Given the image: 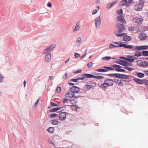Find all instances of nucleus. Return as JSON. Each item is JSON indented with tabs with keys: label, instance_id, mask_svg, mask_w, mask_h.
<instances>
[{
	"label": "nucleus",
	"instance_id": "ea45409f",
	"mask_svg": "<svg viewBox=\"0 0 148 148\" xmlns=\"http://www.w3.org/2000/svg\"><path fill=\"white\" fill-rule=\"evenodd\" d=\"M135 29V27L134 26H131L129 28V30L131 31H134Z\"/></svg>",
	"mask_w": 148,
	"mask_h": 148
},
{
	"label": "nucleus",
	"instance_id": "473e14b6",
	"mask_svg": "<svg viewBox=\"0 0 148 148\" xmlns=\"http://www.w3.org/2000/svg\"><path fill=\"white\" fill-rule=\"evenodd\" d=\"M78 108V107L77 106L75 105H71L70 107L71 109L72 110H76Z\"/></svg>",
	"mask_w": 148,
	"mask_h": 148
},
{
	"label": "nucleus",
	"instance_id": "423d86ee",
	"mask_svg": "<svg viewBox=\"0 0 148 148\" xmlns=\"http://www.w3.org/2000/svg\"><path fill=\"white\" fill-rule=\"evenodd\" d=\"M131 49H132V50L133 51L135 50H139L147 49H148V46L144 45L140 46H136L134 48L132 47V48H131Z\"/></svg>",
	"mask_w": 148,
	"mask_h": 148
},
{
	"label": "nucleus",
	"instance_id": "58836bf2",
	"mask_svg": "<svg viewBox=\"0 0 148 148\" xmlns=\"http://www.w3.org/2000/svg\"><path fill=\"white\" fill-rule=\"evenodd\" d=\"M111 59V57H104L102 58V60H109L110 59Z\"/></svg>",
	"mask_w": 148,
	"mask_h": 148
},
{
	"label": "nucleus",
	"instance_id": "e2e57ef3",
	"mask_svg": "<svg viewBox=\"0 0 148 148\" xmlns=\"http://www.w3.org/2000/svg\"><path fill=\"white\" fill-rule=\"evenodd\" d=\"M47 6L49 7H51L52 6V4L51 3H47Z\"/></svg>",
	"mask_w": 148,
	"mask_h": 148
},
{
	"label": "nucleus",
	"instance_id": "c756f323",
	"mask_svg": "<svg viewBox=\"0 0 148 148\" xmlns=\"http://www.w3.org/2000/svg\"><path fill=\"white\" fill-rule=\"evenodd\" d=\"M47 131L50 133L53 134L54 131V128L53 127H50L47 129Z\"/></svg>",
	"mask_w": 148,
	"mask_h": 148
},
{
	"label": "nucleus",
	"instance_id": "c03bdc74",
	"mask_svg": "<svg viewBox=\"0 0 148 148\" xmlns=\"http://www.w3.org/2000/svg\"><path fill=\"white\" fill-rule=\"evenodd\" d=\"M61 88L60 87H58L56 89V92L58 93H60L61 91Z\"/></svg>",
	"mask_w": 148,
	"mask_h": 148
},
{
	"label": "nucleus",
	"instance_id": "79ce46f5",
	"mask_svg": "<svg viewBox=\"0 0 148 148\" xmlns=\"http://www.w3.org/2000/svg\"><path fill=\"white\" fill-rule=\"evenodd\" d=\"M109 47L110 49H112L114 48L117 47V46L114 45L113 44H110L109 45Z\"/></svg>",
	"mask_w": 148,
	"mask_h": 148
},
{
	"label": "nucleus",
	"instance_id": "8fccbe9b",
	"mask_svg": "<svg viewBox=\"0 0 148 148\" xmlns=\"http://www.w3.org/2000/svg\"><path fill=\"white\" fill-rule=\"evenodd\" d=\"M68 75V74L67 73H65L63 76V79H66Z\"/></svg>",
	"mask_w": 148,
	"mask_h": 148
},
{
	"label": "nucleus",
	"instance_id": "4be33fe9",
	"mask_svg": "<svg viewBox=\"0 0 148 148\" xmlns=\"http://www.w3.org/2000/svg\"><path fill=\"white\" fill-rule=\"evenodd\" d=\"M116 78L114 79V82L120 85L122 84V82L121 81V79L119 77H115Z\"/></svg>",
	"mask_w": 148,
	"mask_h": 148
},
{
	"label": "nucleus",
	"instance_id": "a18cd8bd",
	"mask_svg": "<svg viewBox=\"0 0 148 148\" xmlns=\"http://www.w3.org/2000/svg\"><path fill=\"white\" fill-rule=\"evenodd\" d=\"M145 0H139L138 3L139 4H142L143 6V4L144 3Z\"/></svg>",
	"mask_w": 148,
	"mask_h": 148
},
{
	"label": "nucleus",
	"instance_id": "774afa93",
	"mask_svg": "<svg viewBox=\"0 0 148 148\" xmlns=\"http://www.w3.org/2000/svg\"><path fill=\"white\" fill-rule=\"evenodd\" d=\"M52 76H50L49 77V80H51L52 79Z\"/></svg>",
	"mask_w": 148,
	"mask_h": 148
},
{
	"label": "nucleus",
	"instance_id": "412c9836",
	"mask_svg": "<svg viewBox=\"0 0 148 148\" xmlns=\"http://www.w3.org/2000/svg\"><path fill=\"white\" fill-rule=\"evenodd\" d=\"M138 37L140 40H143L147 38V36L145 34L142 33Z\"/></svg>",
	"mask_w": 148,
	"mask_h": 148
},
{
	"label": "nucleus",
	"instance_id": "3c124183",
	"mask_svg": "<svg viewBox=\"0 0 148 148\" xmlns=\"http://www.w3.org/2000/svg\"><path fill=\"white\" fill-rule=\"evenodd\" d=\"M74 55L75 57L76 58H77L80 56V54L77 53H75Z\"/></svg>",
	"mask_w": 148,
	"mask_h": 148
},
{
	"label": "nucleus",
	"instance_id": "6e6552de",
	"mask_svg": "<svg viewBox=\"0 0 148 148\" xmlns=\"http://www.w3.org/2000/svg\"><path fill=\"white\" fill-rule=\"evenodd\" d=\"M112 76L114 77H119L121 79V78L124 79H127L129 77L128 76L122 74H112Z\"/></svg>",
	"mask_w": 148,
	"mask_h": 148
},
{
	"label": "nucleus",
	"instance_id": "13d9d810",
	"mask_svg": "<svg viewBox=\"0 0 148 148\" xmlns=\"http://www.w3.org/2000/svg\"><path fill=\"white\" fill-rule=\"evenodd\" d=\"M3 75H0V82H2L3 81Z\"/></svg>",
	"mask_w": 148,
	"mask_h": 148
},
{
	"label": "nucleus",
	"instance_id": "9b49d317",
	"mask_svg": "<svg viewBox=\"0 0 148 148\" xmlns=\"http://www.w3.org/2000/svg\"><path fill=\"white\" fill-rule=\"evenodd\" d=\"M118 21L122 24H125L126 21L123 15H118L117 17Z\"/></svg>",
	"mask_w": 148,
	"mask_h": 148
},
{
	"label": "nucleus",
	"instance_id": "6e6d98bb",
	"mask_svg": "<svg viewBox=\"0 0 148 148\" xmlns=\"http://www.w3.org/2000/svg\"><path fill=\"white\" fill-rule=\"evenodd\" d=\"M82 72V70H78L76 71H74V73H80Z\"/></svg>",
	"mask_w": 148,
	"mask_h": 148
},
{
	"label": "nucleus",
	"instance_id": "7ed1b4c3",
	"mask_svg": "<svg viewBox=\"0 0 148 148\" xmlns=\"http://www.w3.org/2000/svg\"><path fill=\"white\" fill-rule=\"evenodd\" d=\"M121 42L120 41L119 42H114V43L119 45L118 46H117V47H123L124 48H127L128 49L132 48V46L127 44H121Z\"/></svg>",
	"mask_w": 148,
	"mask_h": 148
},
{
	"label": "nucleus",
	"instance_id": "f03ea898",
	"mask_svg": "<svg viewBox=\"0 0 148 148\" xmlns=\"http://www.w3.org/2000/svg\"><path fill=\"white\" fill-rule=\"evenodd\" d=\"M103 69H97L96 71L97 72H106L110 70H114L113 68L104 66L103 67Z\"/></svg>",
	"mask_w": 148,
	"mask_h": 148
},
{
	"label": "nucleus",
	"instance_id": "b1692460",
	"mask_svg": "<svg viewBox=\"0 0 148 148\" xmlns=\"http://www.w3.org/2000/svg\"><path fill=\"white\" fill-rule=\"evenodd\" d=\"M80 27V23L79 22H78L76 24V25L75 26V27L73 30V31L75 32V31H77L79 29Z\"/></svg>",
	"mask_w": 148,
	"mask_h": 148
},
{
	"label": "nucleus",
	"instance_id": "c85d7f7f",
	"mask_svg": "<svg viewBox=\"0 0 148 148\" xmlns=\"http://www.w3.org/2000/svg\"><path fill=\"white\" fill-rule=\"evenodd\" d=\"M61 108H56L50 110L49 112H56L61 109Z\"/></svg>",
	"mask_w": 148,
	"mask_h": 148
},
{
	"label": "nucleus",
	"instance_id": "393cba45",
	"mask_svg": "<svg viewBox=\"0 0 148 148\" xmlns=\"http://www.w3.org/2000/svg\"><path fill=\"white\" fill-rule=\"evenodd\" d=\"M131 39V37L130 36H125L123 37V40L125 41H129Z\"/></svg>",
	"mask_w": 148,
	"mask_h": 148
},
{
	"label": "nucleus",
	"instance_id": "5fc2aeb1",
	"mask_svg": "<svg viewBox=\"0 0 148 148\" xmlns=\"http://www.w3.org/2000/svg\"><path fill=\"white\" fill-rule=\"evenodd\" d=\"M68 100V99L66 98H64L63 101V103H66Z\"/></svg>",
	"mask_w": 148,
	"mask_h": 148
},
{
	"label": "nucleus",
	"instance_id": "2f4dec72",
	"mask_svg": "<svg viewBox=\"0 0 148 148\" xmlns=\"http://www.w3.org/2000/svg\"><path fill=\"white\" fill-rule=\"evenodd\" d=\"M137 76L139 78H142L144 77L145 74L142 73H136Z\"/></svg>",
	"mask_w": 148,
	"mask_h": 148
},
{
	"label": "nucleus",
	"instance_id": "69168bd1",
	"mask_svg": "<svg viewBox=\"0 0 148 148\" xmlns=\"http://www.w3.org/2000/svg\"><path fill=\"white\" fill-rule=\"evenodd\" d=\"M145 83L148 86V80H145Z\"/></svg>",
	"mask_w": 148,
	"mask_h": 148
},
{
	"label": "nucleus",
	"instance_id": "4d7b16f0",
	"mask_svg": "<svg viewBox=\"0 0 148 148\" xmlns=\"http://www.w3.org/2000/svg\"><path fill=\"white\" fill-rule=\"evenodd\" d=\"M48 142L50 144H51L53 146L55 145L53 143L52 141H51V140H49Z\"/></svg>",
	"mask_w": 148,
	"mask_h": 148
},
{
	"label": "nucleus",
	"instance_id": "f8f14e48",
	"mask_svg": "<svg viewBox=\"0 0 148 148\" xmlns=\"http://www.w3.org/2000/svg\"><path fill=\"white\" fill-rule=\"evenodd\" d=\"M69 90L73 93H77L80 91L79 88L76 86H73Z\"/></svg>",
	"mask_w": 148,
	"mask_h": 148
},
{
	"label": "nucleus",
	"instance_id": "603ef678",
	"mask_svg": "<svg viewBox=\"0 0 148 148\" xmlns=\"http://www.w3.org/2000/svg\"><path fill=\"white\" fill-rule=\"evenodd\" d=\"M133 1V0H127V3L129 6H130V5L132 4Z\"/></svg>",
	"mask_w": 148,
	"mask_h": 148
},
{
	"label": "nucleus",
	"instance_id": "bb28decb",
	"mask_svg": "<svg viewBox=\"0 0 148 148\" xmlns=\"http://www.w3.org/2000/svg\"><path fill=\"white\" fill-rule=\"evenodd\" d=\"M135 58L134 57L130 56L127 59V60L131 62H133L135 60Z\"/></svg>",
	"mask_w": 148,
	"mask_h": 148
},
{
	"label": "nucleus",
	"instance_id": "de8ad7c7",
	"mask_svg": "<svg viewBox=\"0 0 148 148\" xmlns=\"http://www.w3.org/2000/svg\"><path fill=\"white\" fill-rule=\"evenodd\" d=\"M91 86V88L92 87H94V86H96V84L95 82H92L90 84H89Z\"/></svg>",
	"mask_w": 148,
	"mask_h": 148
},
{
	"label": "nucleus",
	"instance_id": "dca6fc26",
	"mask_svg": "<svg viewBox=\"0 0 148 148\" xmlns=\"http://www.w3.org/2000/svg\"><path fill=\"white\" fill-rule=\"evenodd\" d=\"M65 96L69 98H72L75 97V94L69 90V91L66 94Z\"/></svg>",
	"mask_w": 148,
	"mask_h": 148
},
{
	"label": "nucleus",
	"instance_id": "9d476101",
	"mask_svg": "<svg viewBox=\"0 0 148 148\" xmlns=\"http://www.w3.org/2000/svg\"><path fill=\"white\" fill-rule=\"evenodd\" d=\"M143 7L142 4L137 3L134 6V9L136 11H141L142 10Z\"/></svg>",
	"mask_w": 148,
	"mask_h": 148
},
{
	"label": "nucleus",
	"instance_id": "a211bd4d",
	"mask_svg": "<svg viewBox=\"0 0 148 148\" xmlns=\"http://www.w3.org/2000/svg\"><path fill=\"white\" fill-rule=\"evenodd\" d=\"M119 5L121 6H125L126 7L129 6L127 3V0H122L119 3Z\"/></svg>",
	"mask_w": 148,
	"mask_h": 148
},
{
	"label": "nucleus",
	"instance_id": "4468645a",
	"mask_svg": "<svg viewBox=\"0 0 148 148\" xmlns=\"http://www.w3.org/2000/svg\"><path fill=\"white\" fill-rule=\"evenodd\" d=\"M79 97V96H75L74 98L70 99L69 100L70 103L72 105H75L77 101V99Z\"/></svg>",
	"mask_w": 148,
	"mask_h": 148
},
{
	"label": "nucleus",
	"instance_id": "39448f33",
	"mask_svg": "<svg viewBox=\"0 0 148 148\" xmlns=\"http://www.w3.org/2000/svg\"><path fill=\"white\" fill-rule=\"evenodd\" d=\"M133 20L135 23L139 25L141 24L143 21V19L141 17H135Z\"/></svg>",
	"mask_w": 148,
	"mask_h": 148
},
{
	"label": "nucleus",
	"instance_id": "f257e3e1",
	"mask_svg": "<svg viewBox=\"0 0 148 148\" xmlns=\"http://www.w3.org/2000/svg\"><path fill=\"white\" fill-rule=\"evenodd\" d=\"M116 27L118 28V30L117 32H115V34L118 37L122 36L124 34H121L119 33L125 31V26L123 24L118 23L116 25Z\"/></svg>",
	"mask_w": 148,
	"mask_h": 148
},
{
	"label": "nucleus",
	"instance_id": "f704fd0d",
	"mask_svg": "<svg viewBox=\"0 0 148 148\" xmlns=\"http://www.w3.org/2000/svg\"><path fill=\"white\" fill-rule=\"evenodd\" d=\"M117 64H119L123 66H125L126 64V62L125 61L121 60H120V62H119V63L117 62Z\"/></svg>",
	"mask_w": 148,
	"mask_h": 148
},
{
	"label": "nucleus",
	"instance_id": "4c0bfd02",
	"mask_svg": "<svg viewBox=\"0 0 148 148\" xmlns=\"http://www.w3.org/2000/svg\"><path fill=\"white\" fill-rule=\"evenodd\" d=\"M142 53L143 56H148V51H143L142 52Z\"/></svg>",
	"mask_w": 148,
	"mask_h": 148
},
{
	"label": "nucleus",
	"instance_id": "f3484780",
	"mask_svg": "<svg viewBox=\"0 0 148 148\" xmlns=\"http://www.w3.org/2000/svg\"><path fill=\"white\" fill-rule=\"evenodd\" d=\"M85 75H86V74H84L82 75L81 76V77H78L77 79H72L71 81L72 82H78L77 81L81 79V80H83L85 79H86L87 78V77H86V76H85Z\"/></svg>",
	"mask_w": 148,
	"mask_h": 148
},
{
	"label": "nucleus",
	"instance_id": "2eb2a0df",
	"mask_svg": "<svg viewBox=\"0 0 148 148\" xmlns=\"http://www.w3.org/2000/svg\"><path fill=\"white\" fill-rule=\"evenodd\" d=\"M95 25L96 28H98L100 27L101 23L100 16L98 17L95 20Z\"/></svg>",
	"mask_w": 148,
	"mask_h": 148
},
{
	"label": "nucleus",
	"instance_id": "09e8293b",
	"mask_svg": "<svg viewBox=\"0 0 148 148\" xmlns=\"http://www.w3.org/2000/svg\"><path fill=\"white\" fill-rule=\"evenodd\" d=\"M125 68L127 70H128L129 71H131L132 70H134V69L133 68H131V67H128V66H126Z\"/></svg>",
	"mask_w": 148,
	"mask_h": 148
},
{
	"label": "nucleus",
	"instance_id": "864d4df0",
	"mask_svg": "<svg viewBox=\"0 0 148 148\" xmlns=\"http://www.w3.org/2000/svg\"><path fill=\"white\" fill-rule=\"evenodd\" d=\"M92 63L90 62L87 64V66L88 67L91 68L92 66Z\"/></svg>",
	"mask_w": 148,
	"mask_h": 148
},
{
	"label": "nucleus",
	"instance_id": "bf43d9fd",
	"mask_svg": "<svg viewBox=\"0 0 148 148\" xmlns=\"http://www.w3.org/2000/svg\"><path fill=\"white\" fill-rule=\"evenodd\" d=\"M81 40V38L80 37L78 38L76 40V42H77L78 43L80 42Z\"/></svg>",
	"mask_w": 148,
	"mask_h": 148
},
{
	"label": "nucleus",
	"instance_id": "6ab92c4d",
	"mask_svg": "<svg viewBox=\"0 0 148 148\" xmlns=\"http://www.w3.org/2000/svg\"><path fill=\"white\" fill-rule=\"evenodd\" d=\"M104 82L108 86H112L113 84V81L111 79H107L105 80Z\"/></svg>",
	"mask_w": 148,
	"mask_h": 148
},
{
	"label": "nucleus",
	"instance_id": "1a4fd4ad",
	"mask_svg": "<svg viewBox=\"0 0 148 148\" xmlns=\"http://www.w3.org/2000/svg\"><path fill=\"white\" fill-rule=\"evenodd\" d=\"M66 114L65 112H61L59 115V118L61 121H64L66 118Z\"/></svg>",
	"mask_w": 148,
	"mask_h": 148
},
{
	"label": "nucleus",
	"instance_id": "680f3d73",
	"mask_svg": "<svg viewBox=\"0 0 148 148\" xmlns=\"http://www.w3.org/2000/svg\"><path fill=\"white\" fill-rule=\"evenodd\" d=\"M143 72L145 75L148 76V71H144Z\"/></svg>",
	"mask_w": 148,
	"mask_h": 148
},
{
	"label": "nucleus",
	"instance_id": "7c9ffc66",
	"mask_svg": "<svg viewBox=\"0 0 148 148\" xmlns=\"http://www.w3.org/2000/svg\"><path fill=\"white\" fill-rule=\"evenodd\" d=\"M109 86L108 85L104 82V83L100 86V87L103 89H105L106 88Z\"/></svg>",
	"mask_w": 148,
	"mask_h": 148
},
{
	"label": "nucleus",
	"instance_id": "cd10ccee",
	"mask_svg": "<svg viewBox=\"0 0 148 148\" xmlns=\"http://www.w3.org/2000/svg\"><path fill=\"white\" fill-rule=\"evenodd\" d=\"M118 2V1L117 0H115V1H114L110 5H108L107 6V8H108L110 9L111 7H112L114 5L116 4Z\"/></svg>",
	"mask_w": 148,
	"mask_h": 148
},
{
	"label": "nucleus",
	"instance_id": "5701e85b",
	"mask_svg": "<svg viewBox=\"0 0 148 148\" xmlns=\"http://www.w3.org/2000/svg\"><path fill=\"white\" fill-rule=\"evenodd\" d=\"M133 80L139 84H142L144 83V82L143 80L137 78H134Z\"/></svg>",
	"mask_w": 148,
	"mask_h": 148
},
{
	"label": "nucleus",
	"instance_id": "49530a36",
	"mask_svg": "<svg viewBox=\"0 0 148 148\" xmlns=\"http://www.w3.org/2000/svg\"><path fill=\"white\" fill-rule=\"evenodd\" d=\"M39 99H38L37 101L35 103L34 105V108H36L38 103V102H39Z\"/></svg>",
	"mask_w": 148,
	"mask_h": 148
},
{
	"label": "nucleus",
	"instance_id": "aec40b11",
	"mask_svg": "<svg viewBox=\"0 0 148 148\" xmlns=\"http://www.w3.org/2000/svg\"><path fill=\"white\" fill-rule=\"evenodd\" d=\"M51 59V54L50 53H47L46 55L45 58V60L47 62H49Z\"/></svg>",
	"mask_w": 148,
	"mask_h": 148
},
{
	"label": "nucleus",
	"instance_id": "052dcab7",
	"mask_svg": "<svg viewBox=\"0 0 148 148\" xmlns=\"http://www.w3.org/2000/svg\"><path fill=\"white\" fill-rule=\"evenodd\" d=\"M97 12V10H93L92 12V14H96Z\"/></svg>",
	"mask_w": 148,
	"mask_h": 148
},
{
	"label": "nucleus",
	"instance_id": "a878e982",
	"mask_svg": "<svg viewBox=\"0 0 148 148\" xmlns=\"http://www.w3.org/2000/svg\"><path fill=\"white\" fill-rule=\"evenodd\" d=\"M51 123L52 125H56L59 122L58 120L55 119H54L51 120Z\"/></svg>",
	"mask_w": 148,
	"mask_h": 148
},
{
	"label": "nucleus",
	"instance_id": "ddd939ff",
	"mask_svg": "<svg viewBox=\"0 0 148 148\" xmlns=\"http://www.w3.org/2000/svg\"><path fill=\"white\" fill-rule=\"evenodd\" d=\"M55 47L56 45H51L49 47L47 48L43 51V53L45 54L47 52L50 51H52Z\"/></svg>",
	"mask_w": 148,
	"mask_h": 148
},
{
	"label": "nucleus",
	"instance_id": "338daca9",
	"mask_svg": "<svg viewBox=\"0 0 148 148\" xmlns=\"http://www.w3.org/2000/svg\"><path fill=\"white\" fill-rule=\"evenodd\" d=\"M26 81L25 80L23 82L24 87H25V85H26Z\"/></svg>",
	"mask_w": 148,
	"mask_h": 148
},
{
	"label": "nucleus",
	"instance_id": "72a5a7b5",
	"mask_svg": "<svg viewBox=\"0 0 148 148\" xmlns=\"http://www.w3.org/2000/svg\"><path fill=\"white\" fill-rule=\"evenodd\" d=\"M84 89L86 90H87L91 88V86H90V85H89V84H87L84 86Z\"/></svg>",
	"mask_w": 148,
	"mask_h": 148
},
{
	"label": "nucleus",
	"instance_id": "0e129e2a",
	"mask_svg": "<svg viewBox=\"0 0 148 148\" xmlns=\"http://www.w3.org/2000/svg\"><path fill=\"white\" fill-rule=\"evenodd\" d=\"M69 84L70 86H73L74 85V84L73 83H69Z\"/></svg>",
	"mask_w": 148,
	"mask_h": 148
},
{
	"label": "nucleus",
	"instance_id": "e433bc0d",
	"mask_svg": "<svg viewBox=\"0 0 148 148\" xmlns=\"http://www.w3.org/2000/svg\"><path fill=\"white\" fill-rule=\"evenodd\" d=\"M134 55L136 56L140 57L141 56L142 53L140 52L137 51L135 53Z\"/></svg>",
	"mask_w": 148,
	"mask_h": 148
},
{
	"label": "nucleus",
	"instance_id": "37998d69",
	"mask_svg": "<svg viewBox=\"0 0 148 148\" xmlns=\"http://www.w3.org/2000/svg\"><path fill=\"white\" fill-rule=\"evenodd\" d=\"M51 106L50 108L52 106H57L59 105V104L55 103L53 102H51Z\"/></svg>",
	"mask_w": 148,
	"mask_h": 148
},
{
	"label": "nucleus",
	"instance_id": "a19ab883",
	"mask_svg": "<svg viewBox=\"0 0 148 148\" xmlns=\"http://www.w3.org/2000/svg\"><path fill=\"white\" fill-rule=\"evenodd\" d=\"M58 116V114L53 113L50 114V117L51 118H53L56 117Z\"/></svg>",
	"mask_w": 148,
	"mask_h": 148
},
{
	"label": "nucleus",
	"instance_id": "0eeeda50",
	"mask_svg": "<svg viewBox=\"0 0 148 148\" xmlns=\"http://www.w3.org/2000/svg\"><path fill=\"white\" fill-rule=\"evenodd\" d=\"M112 68H113L114 69V70H115L116 71L119 72H125L124 69H121L122 67L119 65L114 64L112 66Z\"/></svg>",
	"mask_w": 148,
	"mask_h": 148
},
{
	"label": "nucleus",
	"instance_id": "20e7f679",
	"mask_svg": "<svg viewBox=\"0 0 148 148\" xmlns=\"http://www.w3.org/2000/svg\"><path fill=\"white\" fill-rule=\"evenodd\" d=\"M85 76L87 77V78H94L97 79H101L104 78L103 76H95L90 74H86Z\"/></svg>",
	"mask_w": 148,
	"mask_h": 148
},
{
	"label": "nucleus",
	"instance_id": "c9c22d12",
	"mask_svg": "<svg viewBox=\"0 0 148 148\" xmlns=\"http://www.w3.org/2000/svg\"><path fill=\"white\" fill-rule=\"evenodd\" d=\"M117 13L118 15H123V12L122 9L118 10Z\"/></svg>",
	"mask_w": 148,
	"mask_h": 148
}]
</instances>
